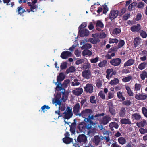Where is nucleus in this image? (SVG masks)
Here are the masks:
<instances>
[{"instance_id": "f257e3e1", "label": "nucleus", "mask_w": 147, "mask_h": 147, "mask_svg": "<svg viewBox=\"0 0 147 147\" xmlns=\"http://www.w3.org/2000/svg\"><path fill=\"white\" fill-rule=\"evenodd\" d=\"M92 113V111L91 109H86L82 111L83 117L84 118V121L85 122L94 124L92 120L94 118V116L91 115Z\"/></svg>"}, {"instance_id": "052dcab7", "label": "nucleus", "mask_w": 147, "mask_h": 147, "mask_svg": "<svg viewBox=\"0 0 147 147\" xmlns=\"http://www.w3.org/2000/svg\"><path fill=\"white\" fill-rule=\"evenodd\" d=\"M95 97L94 96H91L90 98V102L92 103H96V100L95 99Z\"/></svg>"}, {"instance_id": "20e7f679", "label": "nucleus", "mask_w": 147, "mask_h": 147, "mask_svg": "<svg viewBox=\"0 0 147 147\" xmlns=\"http://www.w3.org/2000/svg\"><path fill=\"white\" fill-rule=\"evenodd\" d=\"M93 87L91 84H86L84 87V90L86 93L91 94L93 92Z\"/></svg>"}, {"instance_id": "f8f14e48", "label": "nucleus", "mask_w": 147, "mask_h": 147, "mask_svg": "<svg viewBox=\"0 0 147 147\" xmlns=\"http://www.w3.org/2000/svg\"><path fill=\"white\" fill-rule=\"evenodd\" d=\"M77 140L78 142L80 143H86L87 141V137L84 134L80 135L78 137Z\"/></svg>"}, {"instance_id": "37998d69", "label": "nucleus", "mask_w": 147, "mask_h": 147, "mask_svg": "<svg viewBox=\"0 0 147 147\" xmlns=\"http://www.w3.org/2000/svg\"><path fill=\"white\" fill-rule=\"evenodd\" d=\"M125 88L127 91V93L128 95L131 96H133V94L130 87L128 86H126Z\"/></svg>"}, {"instance_id": "a878e982", "label": "nucleus", "mask_w": 147, "mask_h": 147, "mask_svg": "<svg viewBox=\"0 0 147 147\" xmlns=\"http://www.w3.org/2000/svg\"><path fill=\"white\" fill-rule=\"evenodd\" d=\"M82 55L84 56L86 55L90 56L92 55V52L88 49L84 50L82 52Z\"/></svg>"}, {"instance_id": "6e6552de", "label": "nucleus", "mask_w": 147, "mask_h": 147, "mask_svg": "<svg viewBox=\"0 0 147 147\" xmlns=\"http://www.w3.org/2000/svg\"><path fill=\"white\" fill-rule=\"evenodd\" d=\"M111 120V118L110 116H103L101 120V123L104 125H106L108 124Z\"/></svg>"}, {"instance_id": "a211bd4d", "label": "nucleus", "mask_w": 147, "mask_h": 147, "mask_svg": "<svg viewBox=\"0 0 147 147\" xmlns=\"http://www.w3.org/2000/svg\"><path fill=\"white\" fill-rule=\"evenodd\" d=\"M109 127L111 131L114 130L113 128L117 129L119 127V125L117 123L115 122H111L109 123Z\"/></svg>"}, {"instance_id": "bb28decb", "label": "nucleus", "mask_w": 147, "mask_h": 147, "mask_svg": "<svg viewBox=\"0 0 147 147\" xmlns=\"http://www.w3.org/2000/svg\"><path fill=\"white\" fill-rule=\"evenodd\" d=\"M112 107H110L109 108V111L110 113L113 116H115L116 115V111L114 108L113 107V105L111 104Z\"/></svg>"}, {"instance_id": "13d9d810", "label": "nucleus", "mask_w": 147, "mask_h": 147, "mask_svg": "<svg viewBox=\"0 0 147 147\" xmlns=\"http://www.w3.org/2000/svg\"><path fill=\"white\" fill-rule=\"evenodd\" d=\"M130 13L125 14L123 16L122 19L123 20H126L128 19V18L130 17Z\"/></svg>"}, {"instance_id": "bf43d9fd", "label": "nucleus", "mask_w": 147, "mask_h": 147, "mask_svg": "<svg viewBox=\"0 0 147 147\" xmlns=\"http://www.w3.org/2000/svg\"><path fill=\"white\" fill-rule=\"evenodd\" d=\"M87 24V23L85 22L82 23L81 25L79 26L78 28V30L79 29H83V28L86 27Z\"/></svg>"}, {"instance_id": "603ef678", "label": "nucleus", "mask_w": 147, "mask_h": 147, "mask_svg": "<svg viewBox=\"0 0 147 147\" xmlns=\"http://www.w3.org/2000/svg\"><path fill=\"white\" fill-rule=\"evenodd\" d=\"M141 86L140 84H139L136 83L135 85V90L138 91L140 89Z\"/></svg>"}, {"instance_id": "de8ad7c7", "label": "nucleus", "mask_w": 147, "mask_h": 147, "mask_svg": "<svg viewBox=\"0 0 147 147\" xmlns=\"http://www.w3.org/2000/svg\"><path fill=\"white\" fill-rule=\"evenodd\" d=\"M145 4L143 2H140L137 3V7L138 8H143L144 7Z\"/></svg>"}, {"instance_id": "393cba45", "label": "nucleus", "mask_w": 147, "mask_h": 147, "mask_svg": "<svg viewBox=\"0 0 147 147\" xmlns=\"http://www.w3.org/2000/svg\"><path fill=\"white\" fill-rule=\"evenodd\" d=\"M147 66V62H144L138 65V68L140 70H142L145 69Z\"/></svg>"}, {"instance_id": "7ed1b4c3", "label": "nucleus", "mask_w": 147, "mask_h": 147, "mask_svg": "<svg viewBox=\"0 0 147 147\" xmlns=\"http://www.w3.org/2000/svg\"><path fill=\"white\" fill-rule=\"evenodd\" d=\"M67 86V85L63 82L62 84L61 83L60 84L58 83L57 85L56 89L57 91L61 90V92L62 94L65 95V88Z\"/></svg>"}, {"instance_id": "c85d7f7f", "label": "nucleus", "mask_w": 147, "mask_h": 147, "mask_svg": "<svg viewBox=\"0 0 147 147\" xmlns=\"http://www.w3.org/2000/svg\"><path fill=\"white\" fill-rule=\"evenodd\" d=\"M107 61L106 60H103L98 63V66L101 68L104 67L107 65Z\"/></svg>"}, {"instance_id": "5701e85b", "label": "nucleus", "mask_w": 147, "mask_h": 147, "mask_svg": "<svg viewBox=\"0 0 147 147\" xmlns=\"http://www.w3.org/2000/svg\"><path fill=\"white\" fill-rule=\"evenodd\" d=\"M140 38L139 37H137L134 38V43L135 47H137L140 45Z\"/></svg>"}, {"instance_id": "9b49d317", "label": "nucleus", "mask_w": 147, "mask_h": 147, "mask_svg": "<svg viewBox=\"0 0 147 147\" xmlns=\"http://www.w3.org/2000/svg\"><path fill=\"white\" fill-rule=\"evenodd\" d=\"M72 55V53L69 51H64L63 52L61 55V57L63 59H65L68 57H71Z\"/></svg>"}, {"instance_id": "09e8293b", "label": "nucleus", "mask_w": 147, "mask_h": 147, "mask_svg": "<svg viewBox=\"0 0 147 147\" xmlns=\"http://www.w3.org/2000/svg\"><path fill=\"white\" fill-rule=\"evenodd\" d=\"M126 9L125 8H122L120 11H118V14L119 16H121L123 14L126 12Z\"/></svg>"}, {"instance_id": "2eb2a0df", "label": "nucleus", "mask_w": 147, "mask_h": 147, "mask_svg": "<svg viewBox=\"0 0 147 147\" xmlns=\"http://www.w3.org/2000/svg\"><path fill=\"white\" fill-rule=\"evenodd\" d=\"M135 98L137 100H143L146 99L147 94H136L135 95Z\"/></svg>"}, {"instance_id": "6ab92c4d", "label": "nucleus", "mask_w": 147, "mask_h": 147, "mask_svg": "<svg viewBox=\"0 0 147 147\" xmlns=\"http://www.w3.org/2000/svg\"><path fill=\"white\" fill-rule=\"evenodd\" d=\"M135 62V60L133 59H129L124 64V67L131 66L133 65Z\"/></svg>"}, {"instance_id": "58836bf2", "label": "nucleus", "mask_w": 147, "mask_h": 147, "mask_svg": "<svg viewBox=\"0 0 147 147\" xmlns=\"http://www.w3.org/2000/svg\"><path fill=\"white\" fill-rule=\"evenodd\" d=\"M137 3L136 2H134L132 3L131 4L129 5L128 7V9L129 11L132 10V8H134L135 7L137 6Z\"/></svg>"}, {"instance_id": "cd10ccee", "label": "nucleus", "mask_w": 147, "mask_h": 147, "mask_svg": "<svg viewBox=\"0 0 147 147\" xmlns=\"http://www.w3.org/2000/svg\"><path fill=\"white\" fill-rule=\"evenodd\" d=\"M121 32V30L119 28H114L112 32V34L113 36L116 35Z\"/></svg>"}, {"instance_id": "4d7b16f0", "label": "nucleus", "mask_w": 147, "mask_h": 147, "mask_svg": "<svg viewBox=\"0 0 147 147\" xmlns=\"http://www.w3.org/2000/svg\"><path fill=\"white\" fill-rule=\"evenodd\" d=\"M67 67V63L66 62H63L61 64L60 66V68L62 69H65Z\"/></svg>"}, {"instance_id": "4c0bfd02", "label": "nucleus", "mask_w": 147, "mask_h": 147, "mask_svg": "<svg viewBox=\"0 0 147 147\" xmlns=\"http://www.w3.org/2000/svg\"><path fill=\"white\" fill-rule=\"evenodd\" d=\"M17 11L18 14L21 15L25 11L24 8L22 6H20L17 8Z\"/></svg>"}, {"instance_id": "4468645a", "label": "nucleus", "mask_w": 147, "mask_h": 147, "mask_svg": "<svg viewBox=\"0 0 147 147\" xmlns=\"http://www.w3.org/2000/svg\"><path fill=\"white\" fill-rule=\"evenodd\" d=\"M65 78V76L63 73H61L57 77V82H56L55 84L56 85L57 83L60 84L61 82L63 81Z\"/></svg>"}, {"instance_id": "1a4fd4ad", "label": "nucleus", "mask_w": 147, "mask_h": 147, "mask_svg": "<svg viewBox=\"0 0 147 147\" xmlns=\"http://www.w3.org/2000/svg\"><path fill=\"white\" fill-rule=\"evenodd\" d=\"M118 14V11L114 10L111 11L109 14V18L111 20L116 18Z\"/></svg>"}, {"instance_id": "c756f323", "label": "nucleus", "mask_w": 147, "mask_h": 147, "mask_svg": "<svg viewBox=\"0 0 147 147\" xmlns=\"http://www.w3.org/2000/svg\"><path fill=\"white\" fill-rule=\"evenodd\" d=\"M63 114H65L64 117V118L67 119L71 118L73 115V113L66 112V111L64 112Z\"/></svg>"}, {"instance_id": "4be33fe9", "label": "nucleus", "mask_w": 147, "mask_h": 147, "mask_svg": "<svg viewBox=\"0 0 147 147\" xmlns=\"http://www.w3.org/2000/svg\"><path fill=\"white\" fill-rule=\"evenodd\" d=\"M63 140L64 143L68 144L73 142V139L69 137H65L63 138Z\"/></svg>"}, {"instance_id": "9d476101", "label": "nucleus", "mask_w": 147, "mask_h": 147, "mask_svg": "<svg viewBox=\"0 0 147 147\" xmlns=\"http://www.w3.org/2000/svg\"><path fill=\"white\" fill-rule=\"evenodd\" d=\"M73 94L76 96H78L80 95L83 92V89L81 87L75 89L72 91Z\"/></svg>"}, {"instance_id": "49530a36", "label": "nucleus", "mask_w": 147, "mask_h": 147, "mask_svg": "<svg viewBox=\"0 0 147 147\" xmlns=\"http://www.w3.org/2000/svg\"><path fill=\"white\" fill-rule=\"evenodd\" d=\"M78 80L77 79H75L74 80V81L72 82L71 83V85L73 86H78L80 83L79 82H77Z\"/></svg>"}, {"instance_id": "473e14b6", "label": "nucleus", "mask_w": 147, "mask_h": 147, "mask_svg": "<svg viewBox=\"0 0 147 147\" xmlns=\"http://www.w3.org/2000/svg\"><path fill=\"white\" fill-rule=\"evenodd\" d=\"M76 70L75 67L73 66H71L68 68L66 71V73L68 74L70 73H73Z\"/></svg>"}, {"instance_id": "338daca9", "label": "nucleus", "mask_w": 147, "mask_h": 147, "mask_svg": "<svg viewBox=\"0 0 147 147\" xmlns=\"http://www.w3.org/2000/svg\"><path fill=\"white\" fill-rule=\"evenodd\" d=\"M50 108V107L48 106H47L46 105H44L43 106L41 107V109L42 111L44 113L45 112L44 110L45 109H48Z\"/></svg>"}, {"instance_id": "dca6fc26", "label": "nucleus", "mask_w": 147, "mask_h": 147, "mask_svg": "<svg viewBox=\"0 0 147 147\" xmlns=\"http://www.w3.org/2000/svg\"><path fill=\"white\" fill-rule=\"evenodd\" d=\"M141 29V25L140 24H137L136 25L132 26L130 28L131 30L134 32H139Z\"/></svg>"}, {"instance_id": "6e6d98bb", "label": "nucleus", "mask_w": 147, "mask_h": 147, "mask_svg": "<svg viewBox=\"0 0 147 147\" xmlns=\"http://www.w3.org/2000/svg\"><path fill=\"white\" fill-rule=\"evenodd\" d=\"M103 13L104 14H106L107 12L108 11V8L107 7V5L105 4L103 5Z\"/></svg>"}, {"instance_id": "0e129e2a", "label": "nucleus", "mask_w": 147, "mask_h": 147, "mask_svg": "<svg viewBox=\"0 0 147 147\" xmlns=\"http://www.w3.org/2000/svg\"><path fill=\"white\" fill-rule=\"evenodd\" d=\"M140 132L141 134H144L147 133V129H145L143 128H140L139 129Z\"/></svg>"}, {"instance_id": "f704fd0d", "label": "nucleus", "mask_w": 147, "mask_h": 147, "mask_svg": "<svg viewBox=\"0 0 147 147\" xmlns=\"http://www.w3.org/2000/svg\"><path fill=\"white\" fill-rule=\"evenodd\" d=\"M88 41L93 44H96L100 41V40L98 38H90L88 40Z\"/></svg>"}, {"instance_id": "412c9836", "label": "nucleus", "mask_w": 147, "mask_h": 147, "mask_svg": "<svg viewBox=\"0 0 147 147\" xmlns=\"http://www.w3.org/2000/svg\"><path fill=\"white\" fill-rule=\"evenodd\" d=\"M100 141V139L98 136L96 135L94 137L93 142L96 146L98 145Z\"/></svg>"}, {"instance_id": "423d86ee", "label": "nucleus", "mask_w": 147, "mask_h": 147, "mask_svg": "<svg viewBox=\"0 0 147 147\" xmlns=\"http://www.w3.org/2000/svg\"><path fill=\"white\" fill-rule=\"evenodd\" d=\"M78 33L81 37L88 36L89 34V32L87 29H79Z\"/></svg>"}, {"instance_id": "7c9ffc66", "label": "nucleus", "mask_w": 147, "mask_h": 147, "mask_svg": "<svg viewBox=\"0 0 147 147\" xmlns=\"http://www.w3.org/2000/svg\"><path fill=\"white\" fill-rule=\"evenodd\" d=\"M146 123V120H143V121H140L139 122H137L136 123V125L139 128H141L143 127L145 125Z\"/></svg>"}, {"instance_id": "3c124183", "label": "nucleus", "mask_w": 147, "mask_h": 147, "mask_svg": "<svg viewBox=\"0 0 147 147\" xmlns=\"http://www.w3.org/2000/svg\"><path fill=\"white\" fill-rule=\"evenodd\" d=\"M142 113L144 116L147 118V109L145 107H143L142 108Z\"/></svg>"}, {"instance_id": "ea45409f", "label": "nucleus", "mask_w": 147, "mask_h": 147, "mask_svg": "<svg viewBox=\"0 0 147 147\" xmlns=\"http://www.w3.org/2000/svg\"><path fill=\"white\" fill-rule=\"evenodd\" d=\"M132 78L133 77L132 76H129L123 78L122 79V81L123 82H126L130 81Z\"/></svg>"}, {"instance_id": "f03ea898", "label": "nucleus", "mask_w": 147, "mask_h": 147, "mask_svg": "<svg viewBox=\"0 0 147 147\" xmlns=\"http://www.w3.org/2000/svg\"><path fill=\"white\" fill-rule=\"evenodd\" d=\"M94 125V124L81 122L78 125L77 128L80 132H84L87 130H89L92 129V125Z\"/></svg>"}, {"instance_id": "79ce46f5", "label": "nucleus", "mask_w": 147, "mask_h": 147, "mask_svg": "<svg viewBox=\"0 0 147 147\" xmlns=\"http://www.w3.org/2000/svg\"><path fill=\"white\" fill-rule=\"evenodd\" d=\"M139 32L140 34V36L143 38H145L147 37V34L145 31L142 30Z\"/></svg>"}, {"instance_id": "774afa93", "label": "nucleus", "mask_w": 147, "mask_h": 147, "mask_svg": "<svg viewBox=\"0 0 147 147\" xmlns=\"http://www.w3.org/2000/svg\"><path fill=\"white\" fill-rule=\"evenodd\" d=\"M84 60L83 59H80L76 61L75 64L76 65H79L82 64L84 62Z\"/></svg>"}, {"instance_id": "72a5a7b5", "label": "nucleus", "mask_w": 147, "mask_h": 147, "mask_svg": "<svg viewBox=\"0 0 147 147\" xmlns=\"http://www.w3.org/2000/svg\"><path fill=\"white\" fill-rule=\"evenodd\" d=\"M132 119L135 120H139L141 119V116L139 114L135 113L132 115Z\"/></svg>"}, {"instance_id": "f3484780", "label": "nucleus", "mask_w": 147, "mask_h": 147, "mask_svg": "<svg viewBox=\"0 0 147 147\" xmlns=\"http://www.w3.org/2000/svg\"><path fill=\"white\" fill-rule=\"evenodd\" d=\"M80 109V106L79 103H76L73 108V112L75 115H77L79 113Z\"/></svg>"}, {"instance_id": "ddd939ff", "label": "nucleus", "mask_w": 147, "mask_h": 147, "mask_svg": "<svg viewBox=\"0 0 147 147\" xmlns=\"http://www.w3.org/2000/svg\"><path fill=\"white\" fill-rule=\"evenodd\" d=\"M82 74L84 78L88 79L91 76V73L90 70H86L82 72Z\"/></svg>"}, {"instance_id": "e2e57ef3", "label": "nucleus", "mask_w": 147, "mask_h": 147, "mask_svg": "<svg viewBox=\"0 0 147 147\" xmlns=\"http://www.w3.org/2000/svg\"><path fill=\"white\" fill-rule=\"evenodd\" d=\"M131 103V102L129 100H126L124 101L122 103L123 105H125L126 106H129Z\"/></svg>"}, {"instance_id": "69168bd1", "label": "nucleus", "mask_w": 147, "mask_h": 147, "mask_svg": "<svg viewBox=\"0 0 147 147\" xmlns=\"http://www.w3.org/2000/svg\"><path fill=\"white\" fill-rule=\"evenodd\" d=\"M118 42V40L116 38L112 39L110 40L109 41V43L110 44L114 43H117Z\"/></svg>"}, {"instance_id": "a18cd8bd", "label": "nucleus", "mask_w": 147, "mask_h": 147, "mask_svg": "<svg viewBox=\"0 0 147 147\" xmlns=\"http://www.w3.org/2000/svg\"><path fill=\"white\" fill-rule=\"evenodd\" d=\"M92 47V45L91 44L86 43L82 47V49H90Z\"/></svg>"}, {"instance_id": "aec40b11", "label": "nucleus", "mask_w": 147, "mask_h": 147, "mask_svg": "<svg viewBox=\"0 0 147 147\" xmlns=\"http://www.w3.org/2000/svg\"><path fill=\"white\" fill-rule=\"evenodd\" d=\"M120 122L122 124H128L129 125L131 124V122L128 119L123 118L120 120Z\"/></svg>"}, {"instance_id": "8fccbe9b", "label": "nucleus", "mask_w": 147, "mask_h": 147, "mask_svg": "<svg viewBox=\"0 0 147 147\" xmlns=\"http://www.w3.org/2000/svg\"><path fill=\"white\" fill-rule=\"evenodd\" d=\"M124 44L125 42L124 40H120L118 45V48H121L124 45Z\"/></svg>"}, {"instance_id": "39448f33", "label": "nucleus", "mask_w": 147, "mask_h": 147, "mask_svg": "<svg viewBox=\"0 0 147 147\" xmlns=\"http://www.w3.org/2000/svg\"><path fill=\"white\" fill-rule=\"evenodd\" d=\"M121 62V59L118 58L112 59L109 61L111 65L114 66L119 65L120 64Z\"/></svg>"}, {"instance_id": "e433bc0d", "label": "nucleus", "mask_w": 147, "mask_h": 147, "mask_svg": "<svg viewBox=\"0 0 147 147\" xmlns=\"http://www.w3.org/2000/svg\"><path fill=\"white\" fill-rule=\"evenodd\" d=\"M118 141L119 144L121 145H124L126 143L125 139L123 137H120L118 139Z\"/></svg>"}, {"instance_id": "c03bdc74", "label": "nucleus", "mask_w": 147, "mask_h": 147, "mask_svg": "<svg viewBox=\"0 0 147 147\" xmlns=\"http://www.w3.org/2000/svg\"><path fill=\"white\" fill-rule=\"evenodd\" d=\"M117 96L119 99L122 100L123 101L125 100V98L122 95V93L121 92H117Z\"/></svg>"}, {"instance_id": "2f4dec72", "label": "nucleus", "mask_w": 147, "mask_h": 147, "mask_svg": "<svg viewBox=\"0 0 147 147\" xmlns=\"http://www.w3.org/2000/svg\"><path fill=\"white\" fill-rule=\"evenodd\" d=\"M119 82V80L117 78H115L113 80H111L109 84L111 85H116Z\"/></svg>"}, {"instance_id": "b1692460", "label": "nucleus", "mask_w": 147, "mask_h": 147, "mask_svg": "<svg viewBox=\"0 0 147 147\" xmlns=\"http://www.w3.org/2000/svg\"><path fill=\"white\" fill-rule=\"evenodd\" d=\"M126 111L124 107H122L121 108L119 113V115L121 117H123L125 116Z\"/></svg>"}, {"instance_id": "864d4df0", "label": "nucleus", "mask_w": 147, "mask_h": 147, "mask_svg": "<svg viewBox=\"0 0 147 147\" xmlns=\"http://www.w3.org/2000/svg\"><path fill=\"white\" fill-rule=\"evenodd\" d=\"M99 58L98 57H96L94 59H90V62L92 63H96L98 61Z\"/></svg>"}, {"instance_id": "5fc2aeb1", "label": "nucleus", "mask_w": 147, "mask_h": 147, "mask_svg": "<svg viewBox=\"0 0 147 147\" xmlns=\"http://www.w3.org/2000/svg\"><path fill=\"white\" fill-rule=\"evenodd\" d=\"M82 67L83 68L86 69L90 68L91 67V66L90 64L88 63H86L84 65H82Z\"/></svg>"}, {"instance_id": "0eeeda50", "label": "nucleus", "mask_w": 147, "mask_h": 147, "mask_svg": "<svg viewBox=\"0 0 147 147\" xmlns=\"http://www.w3.org/2000/svg\"><path fill=\"white\" fill-rule=\"evenodd\" d=\"M61 97V93L60 92V93H58L56 95V96L55 98V100L54 102V103L55 104V105L56 106L57 105H59V109L61 105L62 102L61 100H60Z\"/></svg>"}, {"instance_id": "a19ab883", "label": "nucleus", "mask_w": 147, "mask_h": 147, "mask_svg": "<svg viewBox=\"0 0 147 147\" xmlns=\"http://www.w3.org/2000/svg\"><path fill=\"white\" fill-rule=\"evenodd\" d=\"M98 27L101 28H103L104 27V24L100 20L97 21L96 25V27Z\"/></svg>"}, {"instance_id": "680f3d73", "label": "nucleus", "mask_w": 147, "mask_h": 147, "mask_svg": "<svg viewBox=\"0 0 147 147\" xmlns=\"http://www.w3.org/2000/svg\"><path fill=\"white\" fill-rule=\"evenodd\" d=\"M98 95L100 96V97L103 100L105 99V95L104 94L102 91H101L98 94Z\"/></svg>"}, {"instance_id": "c9c22d12", "label": "nucleus", "mask_w": 147, "mask_h": 147, "mask_svg": "<svg viewBox=\"0 0 147 147\" xmlns=\"http://www.w3.org/2000/svg\"><path fill=\"white\" fill-rule=\"evenodd\" d=\"M140 77L141 79L144 80L146 78H147V72L145 70L143 71L140 74Z\"/></svg>"}]
</instances>
